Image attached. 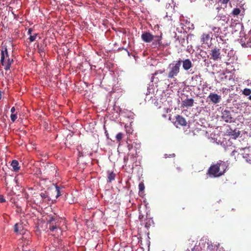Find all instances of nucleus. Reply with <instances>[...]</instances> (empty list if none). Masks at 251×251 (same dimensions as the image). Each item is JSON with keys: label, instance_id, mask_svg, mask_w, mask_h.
<instances>
[{"label": "nucleus", "instance_id": "f257e3e1", "mask_svg": "<svg viewBox=\"0 0 251 251\" xmlns=\"http://www.w3.org/2000/svg\"><path fill=\"white\" fill-rule=\"evenodd\" d=\"M228 167L227 164L219 160L216 163H213L208 169L207 174L210 177H218L224 175Z\"/></svg>", "mask_w": 251, "mask_h": 251}, {"label": "nucleus", "instance_id": "f03ea898", "mask_svg": "<svg viewBox=\"0 0 251 251\" xmlns=\"http://www.w3.org/2000/svg\"><path fill=\"white\" fill-rule=\"evenodd\" d=\"M181 64V60L179 59L169 65V71L167 75L168 78L176 79V76L180 72Z\"/></svg>", "mask_w": 251, "mask_h": 251}, {"label": "nucleus", "instance_id": "7ed1b4c3", "mask_svg": "<svg viewBox=\"0 0 251 251\" xmlns=\"http://www.w3.org/2000/svg\"><path fill=\"white\" fill-rule=\"evenodd\" d=\"M13 62V59L9 57L7 48L3 47L1 51L0 62L4 67L5 70H9L10 69L12 63Z\"/></svg>", "mask_w": 251, "mask_h": 251}, {"label": "nucleus", "instance_id": "20e7f679", "mask_svg": "<svg viewBox=\"0 0 251 251\" xmlns=\"http://www.w3.org/2000/svg\"><path fill=\"white\" fill-rule=\"evenodd\" d=\"M210 59L214 61H217L222 59L220 49L216 47L211 49L210 52Z\"/></svg>", "mask_w": 251, "mask_h": 251}, {"label": "nucleus", "instance_id": "39448f33", "mask_svg": "<svg viewBox=\"0 0 251 251\" xmlns=\"http://www.w3.org/2000/svg\"><path fill=\"white\" fill-rule=\"evenodd\" d=\"M174 125L176 127H178V126H185L187 125V122L184 118L177 115L176 116V121L174 123Z\"/></svg>", "mask_w": 251, "mask_h": 251}, {"label": "nucleus", "instance_id": "423d86ee", "mask_svg": "<svg viewBox=\"0 0 251 251\" xmlns=\"http://www.w3.org/2000/svg\"><path fill=\"white\" fill-rule=\"evenodd\" d=\"M143 41L146 43H150L153 41L154 36L149 32H144L141 35Z\"/></svg>", "mask_w": 251, "mask_h": 251}, {"label": "nucleus", "instance_id": "0eeeda50", "mask_svg": "<svg viewBox=\"0 0 251 251\" xmlns=\"http://www.w3.org/2000/svg\"><path fill=\"white\" fill-rule=\"evenodd\" d=\"M222 118L226 123H231L232 122V117L230 112L228 110H226L223 111Z\"/></svg>", "mask_w": 251, "mask_h": 251}, {"label": "nucleus", "instance_id": "6e6552de", "mask_svg": "<svg viewBox=\"0 0 251 251\" xmlns=\"http://www.w3.org/2000/svg\"><path fill=\"white\" fill-rule=\"evenodd\" d=\"M208 98L210 99L211 102L215 104L219 103L221 99V97L220 95L212 93L209 94Z\"/></svg>", "mask_w": 251, "mask_h": 251}, {"label": "nucleus", "instance_id": "1a4fd4ad", "mask_svg": "<svg viewBox=\"0 0 251 251\" xmlns=\"http://www.w3.org/2000/svg\"><path fill=\"white\" fill-rule=\"evenodd\" d=\"M40 196L42 198L43 201L49 203L50 202L52 201V199L48 192L44 191L40 193Z\"/></svg>", "mask_w": 251, "mask_h": 251}, {"label": "nucleus", "instance_id": "9d476101", "mask_svg": "<svg viewBox=\"0 0 251 251\" xmlns=\"http://www.w3.org/2000/svg\"><path fill=\"white\" fill-rule=\"evenodd\" d=\"M182 67L185 71H188L193 67L192 61L189 59H185L181 60Z\"/></svg>", "mask_w": 251, "mask_h": 251}, {"label": "nucleus", "instance_id": "9b49d317", "mask_svg": "<svg viewBox=\"0 0 251 251\" xmlns=\"http://www.w3.org/2000/svg\"><path fill=\"white\" fill-rule=\"evenodd\" d=\"M194 100L193 99H186L182 101V106L186 107H192L194 104Z\"/></svg>", "mask_w": 251, "mask_h": 251}, {"label": "nucleus", "instance_id": "f8f14e48", "mask_svg": "<svg viewBox=\"0 0 251 251\" xmlns=\"http://www.w3.org/2000/svg\"><path fill=\"white\" fill-rule=\"evenodd\" d=\"M161 40H162V36H154L153 38V42L152 45L154 46L155 47H157V46H160L161 45Z\"/></svg>", "mask_w": 251, "mask_h": 251}, {"label": "nucleus", "instance_id": "ddd939ff", "mask_svg": "<svg viewBox=\"0 0 251 251\" xmlns=\"http://www.w3.org/2000/svg\"><path fill=\"white\" fill-rule=\"evenodd\" d=\"M13 171L17 172L19 171L20 167L19 166V162L16 160H13L11 164Z\"/></svg>", "mask_w": 251, "mask_h": 251}, {"label": "nucleus", "instance_id": "4468645a", "mask_svg": "<svg viewBox=\"0 0 251 251\" xmlns=\"http://www.w3.org/2000/svg\"><path fill=\"white\" fill-rule=\"evenodd\" d=\"M210 38V36L209 34L203 33L201 36V42L202 44H207Z\"/></svg>", "mask_w": 251, "mask_h": 251}, {"label": "nucleus", "instance_id": "2eb2a0df", "mask_svg": "<svg viewBox=\"0 0 251 251\" xmlns=\"http://www.w3.org/2000/svg\"><path fill=\"white\" fill-rule=\"evenodd\" d=\"M55 192L56 193V196L54 197L55 199L58 198L60 196L63 195V191L62 189L60 188L57 184L55 185Z\"/></svg>", "mask_w": 251, "mask_h": 251}, {"label": "nucleus", "instance_id": "dca6fc26", "mask_svg": "<svg viewBox=\"0 0 251 251\" xmlns=\"http://www.w3.org/2000/svg\"><path fill=\"white\" fill-rule=\"evenodd\" d=\"M46 220L47 221L48 224L52 222H55L56 221H58V218L55 216H52V215H48L46 217Z\"/></svg>", "mask_w": 251, "mask_h": 251}, {"label": "nucleus", "instance_id": "f3484780", "mask_svg": "<svg viewBox=\"0 0 251 251\" xmlns=\"http://www.w3.org/2000/svg\"><path fill=\"white\" fill-rule=\"evenodd\" d=\"M107 173L108 174L107 176V182H111L115 179L116 175L113 172H110L109 171L107 172Z\"/></svg>", "mask_w": 251, "mask_h": 251}, {"label": "nucleus", "instance_id": "a211bd4d", "mask_svg": "<svg viewBox=\"0 0 251 251\" xmlns=\"http://www.w3.org/2000/svg\"><path fill=\"white\" fill-rule=\"evenodd\" d=\"M228 134L229 135L232 136L234 138H236L239 136L240 131L239 130L237 131L236 130L230 129V131L228 132Z\"/></svg>", "mask_w": 251, "mask_h": 251}, {"label": "nucleus", "instance_id": "6ab92c4d", "mask_svg": "<svg viewBox=\"0 0 251 251\" xmlns=\"http://www.w3.org/2000/svg\"><path fill=\"white\" fill-rule=\"evenodd\" d=\"M242 94L246 96H249L248 99L251 100V89L245 88L242 91Z\"/></svg>", "mask_w": 251, "mask_h": 251}, {"label": "nucleus", "instance_id": "aec40b11", "mask_svg": "<svg viewBox=\"0 0 251 251\" xmlns=\"http://www.w3.org/2000/svg\"><path fill=\"white\" fill-rule=\"evenodd\" d=\"M241 12V10L238 8H234L231 12V14L233 16H237Z\"/></svg>", "mask_w": 251, "mask_h": 251}, {"label": "nucleus", "instance_id": "412c9836", "mask_svg": "<svg viewBox=\"0 0 251 251\" xmlns=\"http://www.w3.org/2000/svg\"><path fill=\"white\" fill-rule=\"evenodd\" d=\"M49 228L51 231L53 232L55 231V230H57L58 228H59V225L57 224L54 225H51L49 226Z\"/></svg>", "mask_w": 251, "mask_h": 251}, {"label": "nucleus", "instance_id": "4be33fe9", "mask_svg": "<svg viewBox=\"0 0 251 251\" xmlns=\"http://www.w3.org/2000/svg\"><path fill=\"white\" fill-rule=\"evenodd\" d=\"M188 241H189V244L190 245H191V246H189V247L192 250V251H193L195 250V245H193L195 241L191 239H189Z\"/></svg>", "mask_w": 251, "mask_h": 251}, {"label": "nucleus", "instance_id": "5701e85b", "mask_svg": "<svg viewBox=\"0 0 251 251\" xmlns=\"http://www.w3.org/2000/svg\"><path fill=\"white\" fill-rule=\"evenodd\" d=\"M37 34H34L33 35H31L29 36V40L30 42H32L34 41L37 37Z\"/></svg>", "mask_w": 251, "mask_h": 251}, {"label": "nucleus", "instance_id": "b1692460", "mask_svg": "<svg viewBox=\"0 0 251 251\" xmlns=\"http://www.w3.org/2000/svg\"><path fill=\"white\" fill-rule=\"evenodd\" d=\"M165 70H158L156 71L153 75V76L151 77L152 81H153V79L154 78V75H157L158 74H162L164 72Z\"/></svg>", "mask_w": 251, "mask_h": 251}, {"label": "nucleus", "instance_id": "393cba45", "mask_svg": "<svg viewBox=\"0 0 251 251\" xmlns=\"http://www.w3.org/2000/svg\"><path fill=\"white\" fill-rule=\"evenodd\" d=\"M31 243V241L29 240H24L23 242V245L25 247H27L28 245H29Z\"/></svg>", "mask_w": 251, "mask_h": 251}, {"label": "nucleus", "instance_id": "a878e982", "mask_svg": "<svg viewBox=\"0 0 251 251\" xmlns=\"http://www.w3.org/2000/svg\"><path fill=\"white\" fill-rule=\"evenodd\" d=\"M116 138L118 141H120L123 138V133L121 132L118 133L116 135Z\"/></svg>", "mask_w": 251, "mask_h": 251}, {"label": "nucleus", "instance_id": "bb28decb", "mask_svg": "<svg viewBox=\"0 0 251 251\" xmlns=\"http://www.w3.org/2000/svg\"><path fill=\"white\" fill-rule=\"evenodd\" d=\"M38 47V52L40 53L41 55H42L43 54H45V50L42 47H39V45L37 46Z\"/></svg>", "mask_w": 251, "mask_h": 251}, {"label": "nucleus", "instance_id": "cd10ccee", "mask_svg": "<svg viewBox=\"0 0 251 251\" xmlns=\"http://www.w3.org/2000/svg\"><path fill=\"white\" fill-rule=\"evenodd\" d=\"M11 120L12 122H14L16 119L17 118L16 114H11L10 116Z\"/></svg>", "mask_w": 251, "mask_h": 251}, {"label": "nucleus", "instance_id": "c85d7f7f", "mask_svg": "<svg viewBox=\"0 0 251 251\" xmlns=\"http://www.w3.org/2000/svg\"><path fill=\"white\" fill-rule=\"evenodd\" d=\"M145 189V186L143 183H140L139 184V189L140 191H143Z\"/></svg>", "mask_w": 251, "mask_h": 251}, {"label": "nucleus", "instance_id": "c756f323", "mask_svg": "<svg viewBox=\"0 0 251 251\" xmlns=\"http://www.w3.org/2000/svg\"><path fill=\"white\" fill-rule=\"evenodd\" d=\"M14 231L17 233H19V225L18 224L14 225Z\"/></svg>", "mask_w": 251, "mask_h": 251}, {"label": "nucleus", "instance_id": "7c9ffc66", "mask_svg": "<svg viewBox=\"0 0 251 251\" xmlns=\"http://www.w3.org/2000/svg\"><path fill=\"white\" fill-rule=\"evenodd\" d=\"M200 75H193L192 77V80L195 79L196 80H197V79H200Z\"/></svg>", "mask_w": 251, "mask_h": 251}, {"label": "nucleus", "instance_id": "2f4dec72", "mask_svg": "<svg viewBox=\"0 0 251 251\" xmlns=\"http://www.w3.org/2000/svg\"><path fill=\"white\" fill-rule=\"evenodd\" d=\"M5 202V200L4 199L3 196L0 195V202L2 203Z\"/></svg>", "mask_w": 251, "mask_h": 251}, {"label": "nucleus", "instance_id": "473e14b6", "mask_svg": "<svg viewBox=\"0 0 251 251\" xmlns=\"http://www.w3.org/2000/svg\"><path fill=\"white\" fill-rule=\"evenodd\" d=\"M23 246V251H30V250L27 248V247H25L24 246Z\"/></svg>", "mask_w": 251, "mask_h": 251}, {"label": "nucleus", "instance_id": "72a5a7b5", "mask_svg": "<svg viewBox=\"0 0 251 251\" xmlns=\"http://www.w3.org/2000/svg\"><path fill=\"white\" fill-rule=\"evenodd\" d=\"M133 148V146L132 144H127V148L128 150L130 151Z\"/></svg>", "mask_w": 251, "mask_h": 251}, {"label": "nucleus", "instance_id": "f704fd0d", "mask_svg": "<svg viewBox=\"0 0 251 251\" xmlns=\"http://www.w3.org/2000/svg\"><path fill=\"white\" fill-rule=\"evenodd\" d=\"M58 221H56L55 222H52L50 224H49V226H51V225H56L58 224Z\"/></svg>", "mask_w": 251, "mask_h": 251}, {"label": "nucleus", "instance_id": "c9c22d12", "mask_svg": "<svg viewBox=\"0 0 251 251\" xmlns=\"http://www.w3.org/2000/svg\"><path fill=\"white\" fill-rule=\"evenodd\" d=\"M32 31V29L31 28H29L28 29L27 34L29 35V36L31 35Z\"/></svg>", "mask_w": 251, "mask_h": 251}, {"label": "nucleus", "instance_id": "e433bc0d", "mask_svg": "<svg viewBox=\"0 0 251 251\" xmlns=\"http://www.w3.org/2000/svg\"><path fill=\"white\" fill-rule=\"evenodd\" d=\"M15 111V108L14 107H12L11 109V112L12 114H14Z\"/></svg>", "mask_w": 251, "mask_h": 251}, {"label": "nucleus", "instance_id": "4c0bfd02", "mask_svg": "<svg viewBox=\"0 0 251 251\" xmlns=\"http://www.w3.org/2000/svg\"><path fill=\"white\" fill-rule=\"evenodd\" d=\"M230 0H223V3L224 4H227V2L229 1Z\"/></svg>", "mask_w": 251, "mask_h": 251}, {"label": "nucleus", "instance_id": "58836bf2", "mask_svg": "<svg viewBox=\"0 0 251 251\" xmlns=\"http://www.w3.org/2000/svg\"><path fill=\"white\" fill-rule=\"evenodd\" d=\"M211 28H212V30L213 31H215V30H216V29H218V30H219V28H217V27H214V26L212 27Z\"/></svg>", "mask_w": 251, "mask_h": 251}, {"label": "nucleus", "instance_id": "ea45409f", "mask_svg": "<svg viewBox=\"0 0 251 251\" xmlns=\"http://www.w3.org/2000/svg\"><path fill=\"white\" fill-rule=\"evenodd\" d=\"M119 50H126L128 52V53L129 54V52L128 51V50L126 49H125L124 48H119Z\"/></svg>", "mask_w": 251, "mask_h": 251}, {"label": "nucleus", "instance_id": "a19ab883", "mask_svg": "<svg viewBox=\"0 0 251 251\" xmlns=\"http://www.w3.org/2000/svg\"><path fill=\"white\" fill-rule=\"evenodd\" d=\"M51 168L53 169V171H54L56 172V170H55V169L54 166H51L50 167V169H51Z\"/></svg>", "mask_w": 251, "mask_h": 251}, {"label": "nucleus", "instance_id": "79ce46f5", "mask_svg": "<svg viewBox=\"0 0 251 251\" xmlns=\"http://www.w3.org/2000/svg\"><path fill=\"white\" fill-rule=\"evenodd\" d=\"M1 93H2L1 91H0V100L1 98Z\"/></svg>", "mask_w": 251, "mask_h": 251}, {"label": "nucleus", "instance_id": "37998d69", "mask_svg": "<svg viewBox=\"0 0 251 251\" xmlns=\"http://www.w3.org/2000/svg\"><path fill=\"white\" fill-rule=\"evenodd\" d=\"M241 0H237V1H238L240 2H241Z\"/></svg>", "mask_w": 251, "mask_h": 251}]
</instances>
